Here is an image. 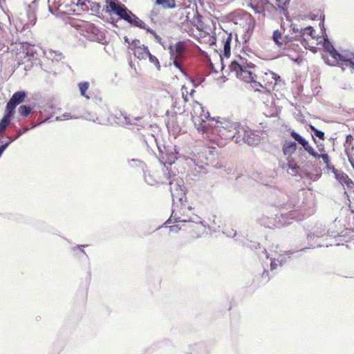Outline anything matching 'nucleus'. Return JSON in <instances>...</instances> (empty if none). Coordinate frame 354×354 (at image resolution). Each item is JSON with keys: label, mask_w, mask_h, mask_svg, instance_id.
<instances>
[{"label": "nucleus", "mask_w": 354, "mask_h": 354, "mask_svg": "<svg viewBox=\"0 0 354 354\" xmlns=\"http://www.w3.org/2000/svg\"><path fill=\"white\" fill-rule=\"evenodd\" d=\"M17 106V104L10 100L6 104V113L4 115L10 118L13 115Z\"/></svg>", "instance_id": "29"}, {"label": "nucleus", "mask_w": 354, "mask_h": 354, "mask_svg": "<svg viewBox=\"0 0 354 354\" xmlns=\"http://www.w3.org/2000/svg\"><path fill=\"white\" fill-rule=\"evenodd\" d=\"M48 120H49V118H47L44 119L43 121L39 122L38 124H33L31 127H24L23 129H19L17 131V133L16 136H12V137H9V140L7 142H6L4 144H2L1 145H6V148H7L12 142H13L15 140H16L19 137H20L24 133H26L30 129H33L35 127H37V125H39L41 123L45 122H46Z\"/></svg>", "instance_id": "15"}, {"label": "nucleus", "mask_w": 354, "mask_h": 354, "mask_svg": "<svg viewBox=\"0 0 354 354\" xmlns=\"http://www.w3.org/2000/svg\"><path fill=\"white\" fill-rule=\"evenodd\" d=\"M273 205L287 211L282 212L279 217V225H288L292 221H301L306 216H309L315 212V206L313 195L304 191L290 195L279 192Z\"/></svg>", "instance_id": "2"}, {"label": "nucleus", "mask_w": 354, "mask_h": 354, "mask_svg": "<svg viewBox=\"0 0 354 354\" xmlns=\"http://www.w3.org/2000/svg\"><path fill=\"white\" fill-rule=\"evenodd\" d=\"M145 180L146 183L149 185H153L155 183V180H153L150 176H147L145 173Z\"/></svg>", "instance_id": "50"}, {"label": "nucleus", "mask_w": 354, "mask_h": 354, "mask_svg": "<svg viewBox=\"0 0 354 354\" xmlns=\"http://www.w3.org/2000/svg\"><path fill=\"white\" fill-rule=\"evenodd\" d=\"M293 253L294 252L288 251L286 252L283 254H280L277 259L279 265L282 266L287 261V259L290 258V254Z\"/></svg>", "instance_id": "30"}, {"label": "nucleus", "mask_w": 354, "mask_h": 354, "mask_svg": "<svg viewBox=\"0 0 354 354\" xmlns=\"http://www.w3.org/2000/svg\"><path fill=\"white\" fill-rule=\"evenodd\" d=\"M250 6L254 11L255 13L261 14L264 12L263 7L259 6L257 3L251 2Z\"/></svg>", "instance_id": "38"}, {"label": "nucleus", "mask_w": 354, "mask_h": 354, "mask_svg": "<svg viewBox=\"0 0 354 354\" xmlns=\"http://www.w3.org/2000/svg\"><path fill=\"white\" fill-rule=\"evenodd\" d=\"M77 27L80 32L88 40L100 41L104 37V32L91 22L82 21Z\"/></svg>", "instance_id": "10"}, {"label": "nucleus", "mask_w": 354, "mask_h": 354, "mask_svg": "<svg viewBox=\"0 0 354 354\" xmlns=\"http://www.w3.org/2000/svg\"><path fill=\"white\" fill-rule=\"evenodd\" d=\"M156 3L164 8H175L176 7L175 0H156Z\"/></svg>", "instance_id": "28"}, {"label": "nucleus", "mask_w": 354, "mask_h": 354, "mask_svg": "<svg viewBox=\"0 0 354 354\" xmlns=\"http://www.w3.org/2000/svg\"><path fill=\"white\" fill-rule=\"evenodd\" d=\"M290 0H276L277 6L281 10H285V7L289 3Z\"/></svg>", "instance_id": "43"}, {"label": "nucleus", "mask_w": 354, "mask_h": 354, "mask_svg": "<svg viewBox=\"0 0 354 354\" xmlns=\"http://www.w3.org/2000/svg\"><path fill=\"white\" fill-rule=\"evenodd\" d=\"M224 233L226 234V235L230 237H234L236 234V232L232 229L227 232H225Z\"/></svg>", "instance_id": "53"}, {"label": "nucleus", "mask_w": 354, "mask_h": 354, "mask_svg": "<svg viewBox=\"0 0 354 354\" xmlns=\"http://www.w3.org/2000/svg\"><path fill=\"white\" fill-rule=\"evenodd\" d=\"M317 158H322L324 164H328V162H330V158L327 153H318V156Z\"/></svg>", "instance_id": "47"}, {"label": "nucleus", "mask_w": 354, "mask_h": 354, "mask_svg": "<svg viewBox=\"0 0 354 354\" xmlns=\"http://www.w3.org/2000/svg\"><path fill=\"white\" fill-rule=\"evenodd\" d=\"M170 192L173 201L172 212L165 224L171 223L173 219L175 222L185 223V230L194 239L200 238L207 234V227L202 219L197 215L187 214L191 212V207L185 204V187L183 180L177 178L171 181Z\"/></svg>", "instance_id": "1"}, {"label": "nucleus", "mask_w": 354, "mask_h": 354, "mask_svg": "<svg viewBox=\"0 0 354 354\" xmlns=\"http://www.w3.org/2000/svg\"><path fill=\"white\" fill-rule=\"evenodd\" d=\"M232 34L227 36L226 39L223 40V55L226 57H229L231 54V41H232Z\"/></svg>", "instance_id": "23"}, {"label": "nucleus", "mask_w": 354, "mask_h": 354, "mask_svg": "<svg viewBox=\"0 0 354 354\" xmlns=\"http://www.w3.org/2000/svg\"><path fill=\"white\" fill-rule=\"evenodd\" d=\"M72 2L73 3H75L76 5L79 6H83L84 5V1L82 0H72Z\"/></svg>", "instance_id": "58"}, {"label": "nucleus", "mask_w": 354, "mask_h": 354, "mask_svg": "<svg viewBox=\"0 0 354 354\" xmlns=\"http://www.w3.org/2000/svg\"><path fill=\"white\" fill-rule=\"evenodd\" d=\"M129 165L131 167H138L143 171H145V169L146 167V165L142 160H138V159H131V160H129Z\"/></svg>", "instance_id": "34"}, {"label": "nucleus", "mask_w": 354, "mask_h": 354, "mask_svg": "<svg viewBox=\"0 0 354 354\" xmlns=\"http://www.w3.org/2000/svg\"><path fill=\"white\" fill-rule=\"evenodd\" d=\"M140 40L139 39H133L131 41V44L129 46V48L133 50V49H136V48H138V47H140L139 45H140Z\"/></svg>", "instance_id": "48"}, {"label": "nucleus", "mask_w": 354, "mask_h": 354, "mask_svg": "<svg viewBox=\"0 0 354 354\" xmlns=\"http://www.w3.org/2000/svg\"><path fill=\"white\" fill-rule=\"evenodd\" d=\"M79 116H71L70 113H64L60 117H57L56 120H69L73 118H78Z\"/></svg>", "instance_id": "45"}, {"label": "nucleus", "mask_w": 354, "mask_h": 354, "mask_svg": "<svg viewBox=\"0 0 354 354\" xmlns=\"http://www.w3.org/2000/svg\"><path fill=\"white\" fill-rule=\"evenodd\" d=\"M156 143L157 147L160 153V160L164 164V167L166 169V171H165V176L167 180H169V183L173 181L175 179L179 178V177H176L171 179V172L168 169L167 165L171 166L173 163H174L175 160L177 159V151L174 147L166 148L163 147V149L159 145L157 139H154ZM180 179H182L180 178Z\"/></svg>", "instance_id": "7"}, {"label": "nucleus", "mask_w": 354, "mask_h": 354, "mask_svg": "<svg viewBox=\"0 0 354 354\" xmlns=\"http://www.w3.org/2000/svg\"><path fill=\"white\" fill-rule=\"evenodd\" d=\"M301 146L304 147V150L306 151L309 154H310L315 158H317L318 156V153L315 151V149L309 145L307 140L305 141V144H302Z\"/></svg>", "instance_id": "33"}, {"label": "nucleus", "mask_w": 354, "mask_h": 354, "mask_svg": "<svg viewBox=\"0 0 354 354\" xmlns=\"http://www.w3.org/2000/svg\"><path fill=\"white\" fill-rule=\"evenodd\" d=\"M246 245L251 249H257L259 247V243L256 242H250V244H246Z\"/></svg>", "instance_id": "52"}, {"label": "nucleus", "mask_w": 354, "mask_h": 354, "mask_svg": "<svg viewBox=\"0 0 354 354\" xmlns=\"http://www.w3.org/2000/svg\"><path fill=\"white\" fill-rule=\"evenodd\" d=\"M291 30L292 33L295 34V37H299L298 39L295 38V39L300 40V30L301 29H299L295 24H291Z\"/></svg>", "instance_id": "46"}, {"label": "nucleus", "mask_w": 354, "mask_h": 354, "mask_svg": "<svg viewBox=\"0 0 354 354\" xmlns=\"http://www.w3.org/2000/svg\"><path fill=\"white\" fill-rule=\"evenodd\" d=\"M197 153L201 164L196 163L194 158H190V160L200 169H203L204 165H207L212 163L217 156V151L215 149L209 147H203Z\"/></svg>", "instance_id": "11"}, {"label": "nucleus", "mask_w": 354, "mask_h": 354, "mask_svg": "<svg viewBox=\"0 0 354 354\" xmlns=\"http://www.w3.org/2000/svg\"><path fill=\"white\" fill-rule=\"evenodd\" d=\"M314 32H315V30L312 26H308L304 28H301L300 40H302V39L304 40V41H301L302 45L304 46V42H306V39L304 38V36L308 35V36H310L311 37L313 38L314 37V36H313Z\"/></svg>", "instance_id": "24"}, {"label": "nucleus", "mask_w": 354, "mask_h": 354, "mask_svg": "<svg viewBox=\"0 0 354 354\" xmlns=\"http://www.w3.org/2000/svg\"><path fill=\"white\" fill-rule=\"evenodd\" d=\"M254 68L255 66L252 63L248 62L245 59L241 57L232 62L229 66L230 72L234 73L236 77L245 82L257 77L254 73Z\"/></svg>", "instance_id": "6"}, {"label": "nucleus", "mask_w": 354, "mask_h": 354, "mask_svg": "<svg viewBox=\"0 0 354 354\" xmlns=\"http://www.w3.org/2000/svg\"><path fill=\"white\" fill-rule=\"evenodd\" d=\"M124 41L126 43H127L129 44V46H130L131 41H130V39L127 36L124 37Z\"/></svg>", "instance_id": "64"}, {"label": "nucleus", "mask_w": 354, "mask_h": 354, "mask_svg": "<svg viewBox=\"0 0 354 354\" xmlns=\"http://www.w3.org/2000/svg\"><path fill=\"white\" fill-rule=\"evenodd\" d=\"M144 30H145L147 31V32H149L151 35H152L153 36L154 39H155V41L158 44H159L161 46H164V42L162 41V38L158 35H157V33L156 32L155 30H153V29L150 28L148 26H147V28H145Z\"/></svg>", "instance_id": "32"}, {"label": "nucleus", "mask_w": 354, "mask_h": 354, "mask_svg": "<svg viewBox=\"0 0 354 354\" xmlns=\"http://www.w3.org/2000/svg\"><path fill=\"white\" fill-rule=\"evenodd\" d=\"M283 32L281 30H275L273 31L272 39L274 44L279 47H283Z\"/></svg>", "instance_id": "22"}, {"label": "nucleus", "mask_w": 354, "mask_h": 354, "mask_svg": "<svg viewBox=\"0 0 354 354\" xmlns=\"http://www.w3.org/2000/svg\"><path fill=\"white\" fill-rule=\"evenodd\" d=\"M86 245H77L75 247L73 248V250H75L76 249H80V252L84 254V255H86L87 257V254L86 253V252L84 251V248L86 247Z\"/></svg>", "instance_id": "51"}, {"label": "nucleus", "mask_w": 354, "mask_h": 354, "mask_svg": "<svg viewBox=\"0 0 354 354\" xmlns=\"http://www.w3.org/2000/svg\"><path fill=\"white\" fill-rule=\"evenodd\" d=\"M173 60H174V61H173V64H174V66L176 68H178V69L181 72V73H182V74H183L184 75H186V73H185V72L184 69L182 68L181 64H180V62H179V61H180L181 59H173Z\"/></svg>", "instance_id": "44"}, {"label": "nucleus", "mask_w": 354, "mask_h": 354, "mask_svg": "<svg viewBox=\"0 0 354 354\" xmlns=\"http://www.w3.org/2000/svg\"><path fill=\"white\" fill-rule=\"evenodd\" d=\"M266 79L268 82L263 86L261 83L256 80V78H252L251 81H248V83H250L252 88L255 91H260V88H262L266 92L274 90L275 86L277 84H283V82L281 80V77L277 73L270 71L265 74Z\"/></svg>", "instance_id": "9"}, {"label": "nucleus", "mask_w": 354, "mask_h": 354, "mask_svg": "<svg viewBox=\"0 0 354 354\" xmlns=\"http://www.w3.org/2000/svg\"><path fill=\"white\" fill-rule=\"evenodd\" d=\"M297 149V144L293 141H286L282 147L283 152L286 156H291Z\"/></svg>", "instance_id": "20"}, {"label": "nucleus", "mask_w": 354, "mask_h": 354, "mask_svg": "<svg viewBox=\"0 0 354 354\" xmlns=\"http://www.w3.org/2000/svg\"><path fill=\"white\" fill-rule=\"evenodd\" d=\"M278 265H279V263L277 262V259L271 258L270 269L272 270L276 269L277 268Z\"/></svg>", "instance_id": "49"}, {"label": "nucleus", "mask_w": 354, "mask_h": 354, "mask_svg": "<svg viewBox=\"0 0 354 354\" xmlns=\"http://www.w3.org/2000/svg\"><path fill=\"white\" fill-rule=\"evenodd\" d=\"M171 223H176V222L173 219ZM177 223H178L177 225H171L169 227V230L171 232H178L180 230H185L186 224L184 223H180V222H177Z\"/></svg>", "instance_id": "35"}, {"label": "nucleus", "mask_w": 354, "mask_h": 354, "mask_svg": "<svg viewBox=\"0 0 354 354\" xmlns=\"http://www.w3.org/2000/svg\"><path fill=\"white\" fill-rule=\"evenodd\" d=\"M328 171H331L333 174H336L338 171V169H335L333 165H331L330 167L327 169Z\"/></svg>", "instance_id": "57"}, {"label": "nucleus", "mask_w": 354, "mask_h": 354, "mask_svg": "<svg viewBox=\"0 0 354 354\" xmlns=\"http://www.w3.org/2000/svg\"><path fill=\"white\" fill-rule=\"evenodd\" d=\"M134 55L139 59H145L149 55V50L147 46L142 45L133 50Z\"/></svg>", "instance_id": "18"}, {"label": "nucleus", "mask_w": 354, "mask_h": 354, "mask_svg": "<svg viewBox=\"0 0 354 354\" xmlns=\"http://www.w3.org/2000/svg\"><path fill=\"white\" fill-rule=\"evenodd\" d=\"M311 129L313 131L315 136L319 138L322 140L325 139L324 133L322 131L316 129L313 126H311Z\"/></svg>", "instance_id": "40"}, {"label": "nucleus", "mask_w": 354, "mask_h": 354, "mask_svg": "<svg viewBox=\"0 0 354 354\" xmlns=\"http://www.w3.org/2000/svg\"><path fill=\"white\" fill-rule=\"evenodd\" d=\"M319 246H320L319 245H317V247H319ZM315 247H316V245H313V244H308V246H306V247H305V248H304L300 249V250H305V249H307V248H315Z\"/></svg>", "instance_id": "59"}, {"label": "nucleus", "mask_w": 354, "mask_h": 354, "mask_svg": "<svg viewBox=\"0 0 354 354\" xmlns=\"http://www.w3.org/2000/svg\"><path fill=\"white\" fill-rule=\"evenodd\" d=\"M22 49L23 52L27 57H33L36 53L35 46L28 43H24L22 44Z\"/></svg>", "instance_id": "25"}, {"label": "nucleus", "mask_w": 354, "mask_h": 354, "mask_svg": "<svg viewBox=\"0 0 354 354\" xmlns=\"http://www.w3.org/2000/svg\"><path fill=\"white\" fill-rule=\"evenodd\" d=\"M283 169H286L287 172L292 176H296L298 174L299 166L298 162H295L293 160H288L286 167H283Z\"/></svg>", "instance_id": "19"}, {"label": "nucleus", "mask_w": 354, "mask_h": 354, "mask_svg": "<svg viewBox=\"0 0 354 354\" xmlns=\"http://www.w3.org/2000/svg\"><path fill=\"white\" fill-rule=\"evenodd\" d=\"M44 54L47 59H50L53 62H59L63 58V55L62 53L57 50H53L51 49L44 50Z\"/></svg>", "instance_id": "17"}, {"label": "nucleus", "mask_w": 354, "mask_h": 354, "mask_svg": "<svg viewBox=\"0 0 354 354\" xmlns=\"http://www.w3.org/2000/svg\"><path fill=\"white\" fill-rule=\"evenodd\" d=\"M261 253L265 255L266 259H269L270 258L269 254L268 253L267 250L265 248H263L261 250Z\"/></svg>", "instance_id": "60"}, {"label": "nucleus", "mask_w": 354, "mask_h": 354, "mask_svg": "<svg viewBox=\"0 0 354 354\" xmlns=\"http://www.w3.org/2000/svg\"><path fill=\"white\" fill-rule=\"evenodd\" d=\"M168 49L171 59H182L185 53V44L180 41L175 45H170Z\"/></svg>", "instance_id": "12"}, {"label": "nucleus", "mask_w": 354, "mask_h": 354, "mask_svg": "<svg viewBox=\"0 0 354 354\" xmlns=\"http://www.w3.org/2000/svg\"><path fill=\"white\" fill-rule=\"evenodd\" d=\"M6 149V145H0V157L1 156L3 151Z\"/></svg>", "instance_id": "61"}, {"label": "nucleus", "mask_w": 354, "mask_h": 354, "mask_svg": "<svg viewBox=\"0 0 354 354\" xmlns=\"http://www.w3.org/2000/svg\"><path fill=\"white\" fill-rule=\"evenodd\" d=\"M292 37H290L289 35H286L283 37V44L285 43H287V42H289L290 41L292 40Z\"/></svg>", "instance_id": "54"}, {"label": "nucleus", "mask_w": 354, "mask_h": 354, "mask_svg": "<svg viewBox=\"0 0 354 354\" xmlns=\"http://www.w3.org/2000/svg\"><path fill=\"white\" fill-rule=\"evenodd\" d=\"M323 46L326 52H328L333 59L330 62L328 59H325V62L331 66L335 65V62H337V59L339 57L341 53H339L331 44V42L328 39H324Z\"/></svg>", "instance_id": "13"}, {"label": "nucleus", "mask_w": 354, "mask_h": 354, "mask_svg": "<svg viewBox=\"0 0 354 354\" xmlns=\"http://www.w3.org/2000/svg\"><path fill=\"white\" fill-rule=\"evenodd\" d=\"M31 110V107L27 105H21L18 109L19 114L24 117L28 116L30 114Z\"/></svg>", "instance_id": "36"}, {"label": "nucleus", "mask_w": 354, "mask_h": 354, "mask_svg": "<svg viewBox=\"0 0 354 354\" xmlns=\"http://www.w3.org/2000/svg\"><path fill=\"white\" fill-rule=\"evenodd\" d=\"M106 10L113 12L119 17L120 19L124 20L131 26L141 29L147 28V25L122 3L110 1L106 6Z\"/></svg>", "instance_id": "4"}, {"label": "nucleus", "mask_w": 354, "mask_h": 354, "mask_svg": "<svg viewBox=\"0 0 354 354\" xmlns=\"http://www.w3.org/2000/svg\"><path fill=\"white\" fill-rule=\"evenodd\" d=\"M26 96V94L24 91H17L13 94L10 100L15 104L18 105L24 101Z\"/></svg>", "instance_id": "26"}, {"label": "nucleus", "mask_w": 354, "mask_h": 354, "mask_svg": "<svg viewBox=\"0 0 354 354\" xmlns=\"http://www.w3.org/2000/svg\"><path fill=\"white\" fill-rule=\"evenodd\" d=\"M291 136L295 139V141L298 142L299 144L301 145L302 144H305V141L306 140L305 138H304L302 136H301L298 133H297L295 131H292L290 133Z\"/></svg>", "instance_id": "37"}, {"label": "nucleus", "mask_w": 354, "mask_h": 354, "mask_svg": "<svg viewBox=\"0 0 354 354\" xmlns=\"http://www.w3.org/2000/svg\"><path fill=\"white\" fill-rule=\"evenodd\" d=\"M191 112L192 121L198 131L209 133V127L212 124L209 113L198 102H193Z\"/></svg>", "instance_id": "5"}, {"label": "nucleus", "mask_w": 354, "mask_h": 354, "mask_svg": "<svg viewBox=\"0 0 354 354\" xmlns=\"http://www.w3.org/2000/svg\"><path fill=\"white\" fill-rule=\"evenodd\" d=\"M336 64H340L342 68L346 66L354 69V54L348 52L341 53Z\"/></svg>", "instance_id": "14"}, {"label": "nucleus", "mask_w": 354, "mask_h": 354, "mask_svg": "<svg viewBox=\"0 0 354 354\" xmlns=\"http://www.w3.org/2000/svg\"><path fill=\"white\" fill-rule=\"evenodd\" d=\"M182 97L183 99L184 102H187L188 101L187 96L184 94V93H182Z\"/></svg>", "instance_id": "63"}, {"label": "nucleus", "mask_w": 354, "mask_h": 354, "mask_svg": "<svg viewBox=\"0 0 354 354\" xmlns=\"http://www.w3.org/2000/svg\"><path fill=\"white\" fill-rule=\"evenodd\" d=\"M81 118L93 122H95L97 120V117L95 115V114L91 113H86L85 114L82 115Z\"/></svg>", "instance_id": "42"}, {"label": "nucleus", "mask_w": 354, "mask_h": 354, "mask_svg": "<svg viewBox=\"0 0 354 354\" xmlns=\"http://www.w3.org/2000/svg\"><path fill=\"white\" fill-rule=\"evenodd\" d=\"M262 278L265 279L266 281H269L270 277L268 276V271H266V270L263 271V272L262 274Z\"/></svg>", "instance_id": "55"}, {"label": "nucleus", "mask_w": 354, "mask_h": 354, "mask_svg": "<svg viewBox=\"0 0 354 354\" xmlns=\"http://www.w3.org/2000/svg\"><path fill=\"white\" fill-rule=\"evenodd\" d=\"M89 82H82L78 83V88L80 92V95L86 99H89L90 97L86 94V91L89 88Z\"/></svg>", "instance_id": "27"}, {"label": "nucleus", "mask_w": 354, "mask_h": 354, "mask_svg": "<svg viewBox=\"0 0 354 354\" xmlns=\"http://www.w3.org/2000/svg\"><path fill=\"white\" fill-rule=\"evenodd\" d=\"M147 57L149 58V62L152 64H153L158 70H160V63H159V61L158 59H157V57L154 55H153L152 54H151L149 53V55L147 56Z\"/></svg>", "instance_id": "41"}, {"label": "nucleus", "mask_w": 354, "mask_h": 354, "mask_svg": "<svg viewBox=\"0 0 354 354\" xmlns=\"http://www.w3.org/2000/svg\"><path fill=\"white\" fill-rule=\"evenodd\" d=\"M262 136L261 131L252 130L246 126H241L238 136L236 137V142L240 143L243 141L250 146H256L260 142Z\"/></svg>", "instance_id": "8"}, {"label": "nucleus", "mask_w": 354, "mask_h": 354, "mask_svg": "<svg viewBox=\"0 0 354 354\" xmlns=\"http://www.w3.org/2000/svg\"><path fill=\"white\" fill-rule=\"evenodd\" d=\"M346 152L348 153V151L347 149H346ZM348 155V161L351 164V165L352 166V167L354 169V159L353 158H351L348 153H347Z\"/></svg>", "instance_id": "56"}, {"label": "nucleus", "mask_w": 354, "mask_h": 354, "mask_svg": "<svg viewBox=\"0 0 354 354\" xmlns=\"http://www.w3.org/2000/svg\"><path fill=\"white\" fill-rule=\"evenodd\" d=\"M326 234V232L325 229H323L322 230H317L312 234H308L307 235V239H312L315 236H316V237H322V236H324Z\"/></svg>", "instance_id": "39"}, {"label": "nucleus", "mask_w": 354, "mask_h": 354, "mask_svg": "<svg viewBox=\"0 0 354 354\" xmlns=\"http://www.w3.org/2000/svg\"><path fill=\"white\" fill-rule=\"evenodd\" d=\"M121 121L120 123L124 126H130L136 124V122L140 120V118H133L127 115L124 113H121Z\"/></svg>", "instance_id": "21"}, {"label": "nucleus", "mask_w": 354, "mask_h": 354, "mask_svg": "<svg viewBox=\"0 0 354 354\" xmlns=\"http://www.w3.org/2000/svg\"><path fill=\"white\" fill-rule=\"evenodd\" d=\"M336 180L340 183L342 185H346L348 188H351L353 186V183L348 177V176L341 170L334 174Z\"/></svg>", "instance_id": "16"}, {"label": "nucleus", "mask_w": 354, "mask_h": 354, "mask_svg": "<svg viewBox=\"0 0 354 354\" xmlns=\"http://www.w3.org/2000/svg\"><path fill=\"white\" fill-rule=\"evenodd\" d=\"M10 123V118L4 115L0 121V134L6 131Z\"/></svg>", "instance_id": "31"}, {"label": "nucleus", "mask_w": 354, "mask_h": 354, "mask_svg": "<svg viewBox=\"0 0 354 354\" xmlns=\"http://www.w3.org/2000/svg\"><path fill=\"white\" fill-rule=\"evenodd\" d=\"M351 140H353V136L351 135H348L346 136V142L348 143V142H350Z\"/></svg>", "instance_id": "62"}, {"label": "nucleus", "mask_w": 354, "mask_h": 354, "mask_svg": "<svg viewBox=\"0 0 354 354\" xmlns=\"http://www.w3.org/2000/svg\"><path fill=\"white\" fill-rule=\"evenodd\" d=\"M241 125L238 122L222 119L221 120H212V124L209 127V132L215 136L220 138L222 141L218 144L222 147L232 139L236 140L238 131Z\"/></svg>", "instance_id": "3"}]
</instances>
